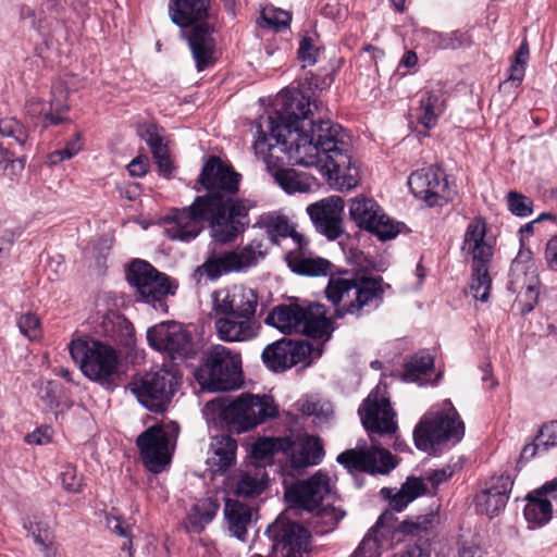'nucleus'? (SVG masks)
Returning <instances> with one entry per match:
<instances>
[{
	"instance_id": "nucleus-55",
	"label": "nucleus",
	"mask_w": 557,
	"mask_h": 557,
	"mask_svg": "<svg viewBox=\"0 0 557 557\" xmlns=\"http://www.w3.org/2000/svg\"><path fill=\"white\" fill-rule=\"evenodd\" d=\"M536 438L541 441L540 445H542L546 451L557 446V420L544 423L540 428Z\"/></svg>"
},
{
	"instance_id": "nucleus-61",
	"label": "nucleus",
	"mask_w": 557,
	"mask_h": 557,
	"mask_svg": "<svg viewBox=\"0 0 557 557\" xmlns=\"http://www.w3.org/2000/svg\"><path fill=\"white\" fill-rule=\"evenodd\" d=\"M544 259L550 271L557 272V235L552 236L545 246Z\"/></svg>"
},
{
	"instance_id": "nucleus-56",
	"label": "nucleus",
	"mask_w": 557,
	"mask_h": 557,
	"mask_svg": "<svg viewBox=\"0 0 557 557\" xmlns=\"http://www.w3.org/2000/svg\"><path fill=\"white\" fill-rule=\"evenodd\" d=\"M51 96L52 98L49 102H53L54 115L63 117V114L69 110V106L66 103L67 91L64 90L61 86H54L52 88Z\"/></svg>"
},
{
	"instance_id": "nucleus-10",
	"label": "nucleus",
	"mask_w": 557,
	"mask_h": 557,
	"mask_svg": "<svg viewBox=\"0 0 557 557\" xmlns=\"http://www.w3.org/2000/svg\"><path fill=\"white\" fill-rule=\"evenodd\" d=\"M465 433L450 400H444L441 407L430 409L420 420L413 431V438L418 449L429 451L435 445L459 442Z\"/></svg>"
},
{
	"instance_id": "nucleus-20",
	"label": "nucleus",
	"mask_w": 557,
	"mask_h": 557,
	"mask_svg": "<svg viewBox=\"0 0 557 557\" xmlns=\"http://www.w3.org/2000/svg\"><path fill=\"white\" fill-rule=\"evenodd\" d=\"M312 355L318 358L322 355V350L313 349L308 342L282 339L263 349L262 360L270 370L282 372L301 362L309 366L311 360L308 359Z\"/></svg>"
},
{
	"instance_id": "nucleus-3",
	"label": "nucleus",
	"mask_w": 557,
	"mask_h": 557,
	"mask_svg": "<svg viewBox=\"0 0 557 557\" xmlns=\"http://www.w3.org/2000/svg\"><path fill=\"white\" fill-rule=\"evenodd\" d=\"M220 209V203L211 201L210 197H196L191 205L169 211L163 218V233L171 240L189 243L200 235L203 223L208 222L216 243H230L239 235V226L235 222H226L219 214Z\"/></svg>"
},
{
	"instance_id": "nucleus-12",
	"label": "nucleus",
	"mask_w": 557,
	"mask_h": 557,
	"mask_svg": "<svg viewBox=\"0 0 557 557\" xmlns=\"http://www.w3.org/2000/svg\"><path fill=\"white\" fill-rule=\"evenodd\" d=\"M221 417L230 429L237 433L246 432L267 419L277 414L272 397L263 395L242 394L227 405L219 401Z\"/></svg>"
},
{
	"instance_id": "nucleus-40",
	"label": "nucleus",
	"mask_w": 557,
	"mask_h": 557,
	"mask_svg": "<svg viewBox=\"0 0 557 557\" xmlns=\"http://www.w3.org/2000/svg\"><path fill=\"white\" fill-rule=\"evenodd\" d=\"M290 22V12L274 5L264 7L261 10L259 20L257 21L258 25L263 30L274 33L287 32L289 29Z\"/></svg>"
},
{
	"instance_id": "nucleus-43",
	"label": "nucleus",
	"mask_w": 557,
	"mask_h": 557,
	"mask_svg": "<svg viewBox=\"0 0 557 557\" xmlns=\"http://www.w3.org/2000/svg\"><path fill=\"white\" fill-rule=\"evenodd\" d=\"M324 54L319 37H301L298 44L297 59L301 67L317 64Z\"/></svg>"
},
{
	"instance_id": "nucleus-33",
	"label": "nucleus",
	"mask_w": 557,
	"mask_h": 557,
	"mask_svg": "<svg viewBox=\"0 0 557 557\" xmlns=\"http://www.w3.org/2000/svg\"><path fill=\"white\" fill-rule=\"evenodd\" d=\"M426 492L428 487L422 479L417 476L407 478L406 482L395 493L393 490L386 487L381 490V494L389 499V507L395 511L404 510L408 504L424 495Z\"/></svg>"
},
{
	"instance_id": "nucleus-42",
	"label": "nucleus",
	"mask_w": 557,
	"mask_h": 557,
	"mask_svg": "<svg viewBox=\"0 0 557 557\" xmlns=\"http://www.w3.org/2000/svg\"><path fill=\"white\" fill-rule=\"evenodd\" d=\"M274 177L275 182L288 194L307 193L311 188V183L306 175L290 169H278Z\"/></svg>"
},
{
	"instance_id": "nucleus-52",
	"label": "nucleus",
	"mask_w": 557,
	"mask_h": 557,
	"mask_svg": "<svg viewBox=\"0 0 557 557\" xmlns=\"http://www.w3.org/2000/svg\"><path fill=\"white\" fill-rule=\"evenodd\" d=\"M82 150V143L79 135H76L74 139L70 140L65 148L53 151L49 154V163L58 164L64 160H69L76 156Z\"/></svg>"
},
{
	"instance_id": "nucleus-18",
	"label": "nucleus",
	"mask_w": 557,
	"mask_h": 557,
	"mask_svg": "<svg viewBox=\"0 0 557 557\" xmlns=\"http://www.w3.org/2000/svg\"><path fill=\"white\" fill-rule=\"evenodd\" d=\"M209 0H170L171 20L181 28H191V35L219 33L216 17L208 12Z\"/></svg>"
},
{
	"instance_id": "nucleus-26",
	"label": "nucleus",
	"mask_w": 557,
	"mask_h": 557,
	"mask_svg": "<svg viewBox=\"0 0 557 557\" xmlns=\"http://www.w3.org/2000/svg\"><path fill=\"white\" fill-rule=\"evenodd\" d=\"M27 139L26 128L16 119L4 117L0 120V171H7L9 168L23 170V159H13V157L17 153V149L25 147Z\"/></svg>"
},
{
	"instance_id": "nucleus-54",
	"label": "nucleus",
	"mask_w": 557,
	"mask_h": 557,
	"mask_svg": "<svg viewBox=\"0 0 557 557\" xmlns=\"http://www.w3.org/2000/svg\"><path fill=\"white\" fill-rule=\"evenodd\" d=\"M37 395L49 408L58 405V384L53 381H38L36 383Z\"/></svg>"
},
{
	"instance_id": "nucleus-30",
	"label": "nucleus",
	"mask_w": 557,
	"mask_h": 557,
	"mask_svg": "<svg viewBox=\"0 0 557 557\" xmlns=\"http://www.w3.org/2000/svg\"><path fill=\"white\" fill-rule=\"evenodd\" d=\"M212 456L208 459L211 471L222 474L236 461L237 442L230 435L213 436L210 443Z\"/></svg>"
},
{
	"instance_id": "nucleus-57",
	"label": "nucleus",
	"mask_w": 557,
	"mask_h": 557,
	"mask_svg": "<svg viewBox=\"0 0 557 557\" xmlns=\"http://www.w3.org/2000/svg\"><path fill=\"white\" fill-rule=\"evenodd\" d=\"M18 235L20 233L12 230H5L0 235V269L2 268L3 263L9 259L14 240Z\"/></svg>"
},
{
	"instance_id": "nucleus-48",
	"label": "nucleus",
	"mask_w": 557,
	"mask_h": 557,
	"mask_svg": "<svg viewBox=\"0 0 557 557\" xmlns=\"http://www.w3.org/2000/svg\"><path fill=\"white\" fill-rule=\"evenodd\" d=\"M297 408L304 414L314 416L321 421H326L333 414V407L329 401H322L313 397L301 398L297 401Z\"/></svg>"
},
{
	"instance_id": "nucleus-62",
	"label": "nucleus",
	"mask_w": 557,
	"mask_h": 557,
	"mask_svg": "<svg viewBox=\"0 0 557 557\" xmlns=\"http://www.w3.org/2000/svg\"><path fill=\"white\" fill-rule=\"evenodd\" d=\"M400 557H433L431 544L422 542L408 546L406 550L401 553Z\"/></svg>"
},
{
	"instance_id": "nucleus-15",
	"label": "nucleus",
	"mask_w": 557,
	"mask_h": 557,
	"mask_svg": "<svg viewBox=\"0 0 557 557\" xmlns=\"http://www.w3.org/2000/svg\"><path fill=\"white\" fill-rule=\"evenodd\" d=\"M486 224L484 220L478 219L469 223L463 245V253L471 258L472 278L470 283V294L476 300L485 302L487 300V260L485 258Z\"/></svg>"
},
{
	"instance_id": "nucleus-14",
	"label": "nucleus",
	"mask_w": 557,
	"mask_h": 557,
	"mask_svg": "<svg viewBox=\"0 0 557 557\" xmlns=\"http://www.w3.org/2000/svg\"><path fill=\"white\" fill-rule=\"evenodd\" d=\"M177 385L176 372L161 368L133 380L128 388L144 407L150 411L162 412L170 404Z\"/></svg>"
},
{
	"instance_id": "nucleus-53",
	"label": "nucleus",
	"mask_w": 557,
	"mask_h": 557,
	"mask_svg": "<svg viewBox=\"0 0 557 557\" xmlns=\"http://www.w3.org/2000/svg\"><path fill=\"white\" fill-rule=\"evenodd\" d=\"M17 326L23 335L36 339L40 335V323L36 314L27 312L17 319Z\"/></svg>"
},
{
	"instance_id": "nucleus-25",
	"label": "nucleus",
	"mask_w": 557,
	"mask_h": 557,
	"mask_svg": "<svg viewBox=\"0 0 557 557\" xmlns=\"http://www.w3.org/2000/svg\"><path fill=\"white\" fill-rule=\"evenodd\" d=\"M307 213L317 231L331 240L344 233V200L338 196L323 198L307 207Z\"/></svg>"
},
{
	"instance_id": "nucleus-34",
	"label": "nucleus",
	"mask_w": 557,
	"mask_h": 557,
	"mask_svg": "<svg viewBox=\"0 0 557 557\" xmlns=\"http://www.w3.org/2000/svg\"><path fill=\"white\" fill-rule=\"evenodd\" d=\"M224 515L232 534L240 541H246L247 527L252 519V509L238 500L227 499Z\"/></svg>"
},
{
	"instance_id": "nucleus-4",
	"label": "nucleus",
	"mask_w": 557,
	"mask_h": 557,
	"mask_svg": "<svg viewBox=\"0 0 557 557\" xmlns=\"http://www.w3.org/2000/svg\"><path fill=\"white\" fill-rule=\"evenodd\" d=\"M285 498L293 510L302 509L312 513L311 524L318 534L333 531L346 511L335 505V493L327 473L319 470L307 480L286 487Z\"/></svg>"
},
{
	"instance_id": "nucleus-49",
	"label": "nucleus",
	"mask_w": 557,
	"mask_h": 557,
	"mask_svg": "<svg viewBox=\"0 0 557 557\" xmlns=\"http://www.w3.org/2000/svg\"><path fill=\"white\" fill-rule=\"evenodd\" d=\"M285 437H262L252 445V456L257 460H263L277 451L284 454Z\"/></svg>"
},
{
	"instance_id": "nucleus-13",
	"label": "nucleus",
	"mask_w": 557,
	"mask_h": 557,
	"mask_svg": "<svg viewBox=\"0 0 557 557\" xmlns=\"http://www.w3.org/2000/svg\"><path fill=\"white\" fill-rule=\"evenodd\" d=\"M539 269L530 249L521 248L510 265L508 288L517 294L513 307L521 314L531 312L540 297Z\"/></svg>"
},
{
	"instance_id": "nucleus-16",
	"label": "nucleus",
	"mask_w": 557,
	"mask_h": 557,
	"mask_svg": "<svg viewBox=\"0 0 557 557\" xmlns=\"http://www.w3.org/2000/svg\"><path fill=\"white\" fill-rule=\"evenodd\" d=\"M128 283L136 289L138 298L152 305L156 309L165 310L164 298L174 294L165 274L156 270L144 260H134L126 272Z\"/></svg>"
},
{
	"instance_id": "nucleus-6",
	"label": "nucleus",
	"mask_w": 557,
	"mask_h": 557,
	"mask_svg": "<svg viewBox=\"0 0 557 557\" xmlns=\"http://www.w3.org/2000/svg\"><path fill=\"white\" fill-rule=\"evenodd\" d=\"M265 323L282 333H300L311 338L327 341L331 336V321L326 317L324 306L311 304H284L276 306L265 318Z\"/></svg>"
},
{
	"instance_id": "nucleus-11",
	"label": "nucleus",
	"mask_w": 557,
	"mask_h": 557,
	"mask_svg": "<svg viewBox=\"0 0 557 557\" xmlns=\"http://www.w3.org/2000/svg\"><path fill=\"white\" fill-rule=\"evenodd\" d=\"M70 354L85 376L110 388L117 374L116 351L98 341L77 338L71 342Z\"/></svg>"
},
{
	"instance_id": "nucleus-2",
	"label": "nucleus",
	"mask_w": 557,
	"mask_h": 557,
	"mask_svg": "<svg viewBox=\"0 0 557 557\" xmlns=\"http://www.w3.org/2000/svg\"><path fill=\"white\" fill-rule=\"evenodd\" d=\"M212 315L218 337L227 343L256 338L260 323L256 318L258 295L244 285L220 288L211 294Z\"/></svg>"
},
{
	"instance_id": "nucleus-38",
	"label": "nucleus",
	"mask_w": 557,
	"mask_h": 557,
	"mask_svg": "<svg viewBox=\"0 0 557 557\" xmlns=\"http://www.w3.org/2000/svg\"><path fill=\"white\" fill-rule=\"evenodd\" d=\"M434 366V359L428 351H420L405 364L404 379L408 382L426 384Z\"/></svg>"
},
{
	"instance_id": "nucleus-23",
	"label": "nucleus",
	"mask_w": 557,
	"mask_h": 557,
	"mask_svg": "<svg viewBox=\"0 0 557 557\" xmlns=\"http://www.w3.org/2000/svg\"><path fill=\"white\" fill-rule=\"evenodd\" d=\"M267 534L273 541L274 548L280 549L283 557H304V553L308 549L309 532L284 515L278 516L268 527Z\"/></svg>"
},
{
	"instance_id": "nucleus-28",
	"label": "nucleus",
	"mask_w": 557,
	"mask_h": 557,
	"mask_svg": "<svg viewBox=\"0 0 557 557\" xmlns=\"http://www.w3.org/2000/svg\"><path fill=\"white\" fill-rule=\"evenodd\" d=\"M137 446L145 466L153 473H160L170 463L169 438L159 426H151L137 437Z\"/></svg>"
},
{
	"instance_id": "nucleus-60",
	"label": "nucleus",
	"mask_w": 557,
	"mask_h": 557,
	"mask_svg": "<svg viewBox=\"0 0 557 557\" xmlns=\"http://www.w3.org/2000/svg\"><path fill=\"white\" fill-rule=\"evenodd\" d=\"M107 527L112 533H114L121 537H125V539L132 537L131 525L128 523H126L125 521H123L119 517L108 516L107 517Z\"/></svg>"
},
{
	"instance_id": "nucleus-9",
	"label": "nucleus",
	"mask_w": 557,
	"mask_h": 557,
	"mask_svg": "<svg viewBox=\"0 0 557 557\" xmlns=\"http://www.w3.org/2000/svg\"><path fill=\"white\" fill-rule=\"evenodd\" d=\"M195 377L201 388L209 392L235 389L242 377L240 355L223 345H213L206 355L203 366L196 370Z\"/></svg>"
},
{
	"instance_id": "nucleus-1",
	"label": "nucleus",
	"mask_w": 557,
	"mask_h": 557,
	"mask_svg": "<svg viewBox=\"0 0 557 557\" xmlns=\"http://www.w3.org/2000/svg\"><path fill=\"white\" fill-rule=\"evenodd\" d=\"M276 107L274 115H268L260 125L253 143L257 154L268 164L270 158L280 159V152L294 165L314 166L341 191L359 184V168L348 152L343 127L331 120L315 119L317 101L294 92L280 96Z\"/></svg>"
},
{
	"instance_id": "nucleus-35",
	"label": "nucleus",
	"mask_w": 557,
	"mask_h": 557,
	"mask_svg": "<svg viewBox=\"0 0 557 557\" xmlns=\"http://www.w3.org/2000/svg\"><path fill=\"white\" fill-rule=\"evenodd\" d=\"M219 507V503L211 497L198 499L187 513L185 521L186 530L189 532H200L215 517Z\"/></svg>"
},
{
	"instance_id": "nucleus-44",
	"label": "nucleus",
	"mask_w": 557,
	"mask_h": 557,
	"mask_svg": "<svg viewBox=\"0 0 557 557\" xmlns=\"http://www.w3.org/2000/svg\"><path fill=\"white\" fill-rule=\"evenodd\" d=\"M26 110L29 116L42 121L45 127L58 125L65 121V117L54 115L53 102H45L39 98H30L27 101Z\"/></svg>"
},
{
	"instance_id": "nucleus-37",
	"label": "nucleus",
	"mask_w": 557,
	"mask_h": 557,
	"mask_svg": "<svg viewBox=\"0 0 557 557\" xmlns=\"http://www.w3.org/2000/svg\"><path fill=\"white\" fill-rule=\"evenodd\" d=\"M196 67L199 72L212 66L218 59L213 37H186Z\"/></svg>"
},
{
	"instance_id": "nucleus-22",
	"label": "nucleus",
	"mask_w": 557,
	"mask_h": 557,
	"mask_svg": "<svg viewBox=\"0 0 557 557\" xmlns=\"http://www.w3.org/2000/svg\"><path fill=\"white\" fill-rule=\"evenodd\" d=\"M147 341L153 349L168 354L172 359L185 358L193 350L190 334L183 324L174 321L150 327Z\"/></svg>"
},
{
	"instance_id": "nucleus-27",
	"label": "nucleus",
	"mask_w": 557,
	"mask_h": 557,
	"mask_svg": "<svg viewBox=\"0 0 557 557\" xmlns=\"http://www.w3.org/2000/svg\"><path fill=\"white\" fill-rule=\"evenodd\" d=\"M284 455L288 458L290 468L302 470L319 465L324 457V449L318 436L299 434L285 437Z\"/></svg>"
},
{
	"instance_id": "nucleus-17",
	"label": "nucleus",
	"mask_w": 557,
	"mask_h": 557,
	"mask_svg": "<svg viewBox=\"0 0 557 557\" xmlns=\"http://www.w3.org/2000/svg\"><path fill=\"white\" fill-rule=\"evenodd\" d=\"M349 216L358 227L376 235L381 240L393 239L400 233L401 224L387 216L371 198H354L349 205Z\"/></svg>"
},
{
	"instance_id": "nucleus-59",
	"label": "nucleus",
	"mask_w": 557,
	"mask_h": 557,
	"mask_svg": "<svg viewBox=\"0 0 557 557\" xmlns=\"http://www.w3.org/2000/svg\"><path fill=\"white\" fill-rule=\"evenodd\" d=\"M535 495H541L552 504V508L557 512V478L543 484L535 490Z\"/></svg>"
},
{
	"instance_id": "nucleus-29",
	"label": "nucleus",
	"mask_w": 557,
	"mask_h": 557,
	"mask_svg": "<svg viewBox=\"0 0 557 557\" xmlns=\"http://www.w3.org/2000/svg\"><path fill=\"white\" fill-rule=\"evenodd\" d=\"M252 228L260 230L265 235V240L271 244H280L281 238L289 237L294 247L301 248L307 245L306 239L299 234L289 219L276 212H268L259 215Z\"/></svg>"
},
{
	"instance_id": "nucleus-63",
	"label": "nucleus",
	"mask_w": 557,
	"mask_h": 557,
	"mask_svg": "<svg viewBox=\"0 0 557 557\" xmlns=\"http://www.w3.org/2000/svg\"><path fill=\"white\" fill-rule=\"evenodd\" d=\"M431 523V519L428 516L419 517L416 521H406L403 524V531L407 533H418L419 531L426 530Z\"/></svg>"
},
{
	"instance_id": "nucleus-50",
	"label": "nucleus",
	"mask_w": 557,
	"mask_h": 557,
	"mask_svg": "<svg viewBox=\"0 0 557 557\" xmlns=\"http://www.w3.org/2000/svg\"><path fill=\"white\" fill-rule=\"evenodd\" d=\"M508 210L516 216L527 218L533 212V201L516 190H510L507 196Z\"/></svg>"
},
{
	"instance_id": "nucleus-39",
	"label": "nucleus",
	"mask_w": 557,
	"mask_h": 557,
	"mask_svg": "<svg viewBox=\"0 0 557 557\" xmlns=\"http://www.w3.org/2000/svg\"><path fill=\"white\" fill-rule=\"evenodd\" d=\"M524 517L527 521L534 527L545 525L556 513L552 504L543 499L541 495H535V490L525 496Z\"/></svg>"
},
{
	"instance_id": "nucleus-5",
	"label": "nucleus",
	"mask_w": 557,
	"mask_h": 557,
	"mask_svg": "<svg viewBox=\"0 0 557 557\" xmlns=\"http://www.w3.org/2000/svg\"><path fill=\"white\" fill-rule=\"evenodd\" d=\"M239 181L240 174L216 157L208 159L198 177L199 184L207 190L201 197H210L211 201L219 202V214L226 222L237 223L238 233L242 234L249 224L248 212L255 203L235 197L239 190Z\"/></svg>"
},
{
	"instance_id": "nucleus-47",
	"label": "nucleus",
	"mask_w": 557,
	"mask_h": 557,
	"mask_svg": "<svg viewBox=\"0 0 557 557\" xmlns=\"http://www.w3.org/2000/svg\"><path fill=\"white\" fill-rule=\"evenodd\" d=\"M24 528L28 532V536L33 539L36 545L45 544L50 540H54L53 530L48 520L34 516L24 523Z\"/></svg>"
},
{
	"instance_id": "nucleus-45",
	"label": "nucleus",
	"mask_w": 557,
	"mask_h": 557,
	"mask_svg": "<svg viewBox=\"0 0 557 557\" xmlns=\"http://www.w3.org/2000/svg\"><path fill=\"white\" fill-rule=\"evenodd\" d=\"M383 518L384 515L377 519L350 557H380L382 543L379 533L383 524Z\"/></svg>"
},
{
	"instance_id": "nucleus-32",
	"label": "nucleus",
	"mask_w": 557,
	"mask_h": 557,
	"mask_svg": "<svg viewBox=\"0 0 557 557\" xmlns=\"http://www.w3.org/2000/svg\"><path fill=\"white\" fill-rule=\"evenodd\" d=\"M301 248L294 247L286 255V261L290 270L300 275L325 276L332 270V264L323 258L306 257Z\"/></svg>"
},
{
	"instance_id": "nucleus-46",
	"label": "nucleus",
	"mask_w": 557,
	"mask_h": 557,
	"mask_svg": "<svg viewBox=\"0 0 557 557\" xmlns=\"http://www.w3.org/2000/svg\"><path fill=\"white\" fill-rule=\"evenodd\" d=\"M529 45L527 40H523L518 50L515 52L510 67L508 70V81L512 85L518 86L522 82L525 73V66L529 61Z\"/></svg>"
},
{
	"instance_id": "nucleus-21",
	"label": "nucleus",
	"mask_w": 557,
	"mask_h": 557,
	"mask_svg": "<svg viewBox=\"0 0 557 557\" xmlns=\"http://www.w3.org/2000/svg\"><path fill=\"white\" fill-rule=\"evenodd\" d=\"M362 425L370 434H393L397 431L396 412L385 392L372 391L358 409Z\"/></svg>"
},
{
	"instance_id": "nucleus-24",
	"label": "nucleus",
	"mask_w": 557,
	"mask_h": 557,
	"mask_svg": "<svg viewBox=\"0 0 557 557\" xmlns=\"http://www.w3.org/2000/svg\"><path fill=\"white\" fill-rule=\"evenodd\" d=\"M337 462L350 472L384 474L396 467L393 455L374 444L369 449H347L337 456Z\"/></svg>"
},
{
	"instance_id": "nucleus-7",
	"label": "nucleus",
	"mask_w": 557,
	"mask_h": 557,
	"mask_svg": "<svg viewBox=\"0 0 557 557\" xmlns=\"http://www.w3.org/2000/svg\"><path fill=\"white\" fill-rule=\"evenodd\" d=\"M384 293L383 278L349 280L332 276L325 289L327 299L337 307L336 315L361 314L366 307H377Z\"/></svg>"
},
{
	"instance_id": "nucleus-19",
	"label": "nucleus",
	"mask_w": 557,
	"mask_h": 557,
	"mask_svg": "<svg viewBox=\"0 0 557 557\" xmlns=\"http://www.w3.org/2000/svg\"><path fill=\"white\" fill-rule=\"evenodd\" d=\"M408 186L416 197L424 200L430 207L443 206L455 196V189L448 183L445 172L433 166L411 173Z\"/></svg>"
},
{
	"instance_id": "nucleus-8",
	"label": "nucleus",
	"mask_w": 557,
	"mask_h": 557,
	"mask_svg": "<svg viewBox=\"0 0 557 557\" xmlns=\"http://www.w3.org/2000/svg\"><path fill=\"white\" fill-rule=\"evenodd\" d=\"M267 253L268 244L264 239L255 238L236 249L211 253L202 264L195 269L191 278L198 285L206 284L208 281H214L223 274L245 271L256 265Z\"/></svg>"
},
{
	"instance_id": "nucleus-51",
	"label": "nucleus",
	"mask_w": 557,
	"mask_h": 557,
	"mask_svg": "<svg viewBox=\"0 0 557 557\" xmlns=\"http://www.w3.org/2000/svg\"><path fill=\"white\" fill-rule=\"evenodd\" d=\"M60 480L65 491L79 493L83 490V475L78 474L74 465L66 462L61 467Z\"/></svg>"
},
{
	"instance_id": "nucleus-58",
	"label": "nucleus",
	"mask_w": 557,
	"mask_h": 557,
	"mask_svg": "<svg viewBox=\"0 0 557 557\" xmlns=\"http://www.w3.org/2000/svg\"><path fill=\"white\" fill-rule=\"evenodd\" d=\"M540 444L541 441H537L536 436L531 442L525 443L521 449L518 465L530 461L541 453H546V449Z\"/></svg>"
},
{
	"instance_id": "nucleus-31",
	"label": "nucleus",
	"mask_w": 557,
	"mask_h": 557,
	"mask_svg": "<svg viewBox=\"0 0 557 557\" xmlns=\"http://www.w3.org/2000/svg\"><path fill=\"white\" fill-rule=\"evenodd\" d=\"M445 108L444 85L438 82L432 88L424 90L420 99L419 122L428 129L433 128Z\"/></svg>"
},
{
	"instance_id": "nucleus-64",
	"label": "nucleus",
	"mask_w": 557,
	"mask_h": 557,
	"mask_svg": "<svg viewBox=\"0 0 557 557\" xmlns=\"http://www.w3.org/2000/svg\"><path fill=\"white\" fill-rule=\"evenodd\" d=\"M453 470L449 467L436 469L428 473L426 480L432 484L433 487H436L444 481L448 480Z\"/></svg>"
},
{
	"instance_id": "nucleus-41",
	"label": "nucleus",
	"mask_w": 557,
	"mask_h": 557,
	"mask_svg": "<svg viewBox=\"0 0 557 557\" xmlns=\"http://www.w3.org/2000/svg\"><path fill=\"white\" fill-rule=\"evenodd\" d=\"M513 485V481L510 475L493 476L490 480V515H498L505 509L509 495Z\"/></svg>"
},
{
	"instance_id": "nucleus-36",
	"label": "nucleus",
	"mask_w": 557,
	"mask_h": 557,
	"mask_svg": "<svg viewBox=\"0 0 557 557\" xmlns=\"http://www.w3.org/2000/svg\"><path fill=\"white\" fill-rule=\"evenodd\" d=\"M267 471L263 466H255L240 473L236 483V494L243 497L260 495L267 486Z\"/></svg>"
}]
</instances>
